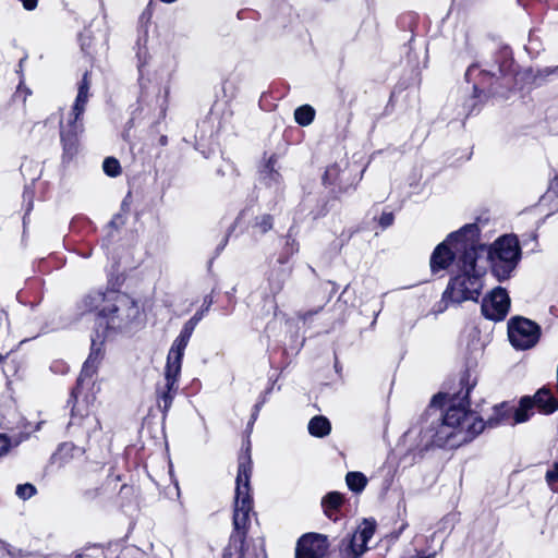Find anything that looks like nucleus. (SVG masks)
Here are the masks:
<instances>
[{
	"instance_id": "nucleus-1",
	"label": "nucleus",
	"mask_w": 558,
	"mask_h": 558,
	"mask_svg": "<svg viewBox=\"0 0 558 558\" xmlns=\"http://www.w3.org/2000/svg\"><path fill=\"white\" fill-rule=\"evenodd\" d=\"M484 251L485 243L476 222L462 226L435 246L429 258L430 272L436 275L451 265L456 268L441 294L445 308L449 303L478 301L487 272L486 267L477 263Z\"/></svg>"
},
{
	"instance_id": "nucleus-2",
	"label": "nucleus",
	"mask_w": 558,
	"mask_h": 558,
	"mask_svg": "<svg viewBox=\"0 0 558 558\" xmlns=\"http://www.w3.org/2000/svg\"><path fill=\"white\" fill-rule=\"evenodd\" d=\"M477 363L466 361L458 377L459 389L448 384L449 391H439L430 400V407L444 411L440 423L432 427V444L439 448H458L473 439H469L472 420L470 393L477 385Z\"/></svg>"
},
{
	"instance_id": "nucleus-3",
	"label": "nucleus",
	"mask_w": 558,
	"mask_h": 558,
	"mask_svg": "<svg viewBox=\"0 0 558 558\" xmlns=\"http://www.w3.org/2000/svg\"><path fill=\"white\" fill-rule=\"evenodd\" d=\"M108 336L109 333L102 329V326H94L89 354L83 363L66 400L71 416L66 427L68 433L73 437L81 436L86 442L90 437L92 408L100 390L97 385V374L105 356V342Z\"/></svg>"
},
{
	"instance_id": "nucleus-4",
	"label": "nucleus",
	"mask_w": 558,
	"mask_h": 558,
	"mask_svg": "<svg viewBox=\"0 0 558 558\" xmlns=\"http://www.w3.org/2000/svg\"><path fill=\"white\" fill-rule=\"evenodd\" d=\"M252 472V441L247 437L238 453V474L232 515L233 530L229 537V543L225 547L227 550L238 553V558H244L246 551L250 512L253 510L254 504L251 489Z\"/></svg>"
},
{
	"instance_id": "nucleus-5",
	"label": "nucleus",
	"mask_w": 558,
	"mask_h": 558,
	"mask_svg": "<svg viewBox=\"0 0 558 558\" xmlns=\"http://www.w3.org/2000/svg\"><path fill=\"white\" fill-rule=\"evenodd\" d=\"M512 59L506 60L499 65L500 74L497 75L490 71L483 70L477 63H472L465 71L464 77L472 84V94L470 96L471 105L466 117L477 113L482 106L490 98L508 97L510 83L506 82V64L512 63Z\"/></svg>"
},
{
	"instance_id": "nucleus-6",
	"label": "nucleus",
	"mask_w": 558,
	"mask_h": 558,
	"mask_svg": "<svg viewBox=\"0 0 558 558\" xmlns=\"http://www.w3.org/2000/svg\"><path fill=\"white\" fill-rule=\"evenodd\" d=\"M97 310L92 312L96 315V326H102V329L110 333L111 331H121L129 328L141 316L138 301L130 294L108 295Z\"/></svg>"
},
{
	"instance_id": "nucleus-7",
	"label": "nucleus",
	"mask_w": 558,
	"mask_h": 558,
	"mask_svg": "<svg viewBox=\"0 0 558 558\" xmlns=\"http://www.w3.org/2000/svg\"><path fill=\"white\" fill-rule=\"evenodd\" d=\"M492 275L499 281H506L517 268L522 257L519 238L514 233L502 234L492 244H485Z\"/></svg>"
},
{
	"instance_id": "nucleus-8",
	"label": "nucleus",
	"mask_w": 558,
	"mask_h": 558,
	"mask_svg": "<svg viewBox=\"0 0 558 558\" xmlns=\"http://www.w3.org/2000/svg\"><path fill=\"white\" fill-rule=\"evenodd\" d=\"M362 179L349 161L343 166L338 162L329 165L322 175V184L328 190L335 199H341L343 195L354 192Z\"/></svg>"
},
{
	"instance_id": "nucleus-9",
	"label": "nucleus",
	"mask_w": 558,
	"mask_h": 558,
	"mask_svg": "<svg viewBox=\"0 0 558 558\" xmlns=\"http://www.w3.org/2000/svg\"><path fill=\"white\" fill-rule=\"evenodd\" d=\"M508 338L517 350H529L537 344L542 336L541 326L526 317L512 316L507 324Z\"/></svg>"
},
{
	"instance_id": "nucleus-10",
	"label": "nucleus",
	"mask_w": 558,
	"mask_h": 558,
	"mask_svg": "<svg viewBox=\"0 0 558 558\" xmlns=\"http://www.w3.org/2000/svg\"><path fill=\"white\" fill-rule=\"evenodd\" d=\"M125 282V276L120 272H111L108 276L107 287L105 290H90L84 294L75 304L76 311L80 315L92 314L97 310L106 300L109 299V294H126L121 291L122 286Z\"/></svg>"
},
{
	"instance_id": "nucleus-11",
	"label": "nucleus",
	"mask_w": 558,
	"mask_h": 558,
	"mask_svg": "<svg viewBox=\"0 0 558 558\" xmlns=\"http://www.w3.org/2000/svg\"><path fill=\"white\" fill-rule=\"evenodd\" d=\"M513 407L509 401H502L493 407L492 415L484 421L474 411H472V420L470 422L469 439L476 438L486 427L496 428L501 425H512Z\"/></svg>"
},
{
	"instance_id": "nucleus-12",
	"label": "nucleus",
	"mask_w": 558,
	"mask_h": 558,
	"mask_svg": "<svg viewBox=\"0 0 558 558\" xmlns=\"http://www.w3.org/2000/svg\"><path fill=\"white\" fill-rule=\"evenodd\" d=\"M510 306L511 300L508 291L498 286L483 298L481 313L486 319L498 323L507 317Z\"/></svg>"
},
{
	"instance_id": "nucleus-13",
	"label": "nucleus",
	"mask_w": 558,
	"mask_h": 558,
	"mask_svg": "<svg viewBox=\"0 0 558 558\" xmlns=\"http://www.w3.org/2000/svg\"><path fill=\"white\" fill-rule=\"evenodd\" d=\"M84 125L64 122L62 119L59 122L60 144L62 147L61 161L68 165L80 154L82 146V135L84 133Z\"/></svg>"
},
{
	"instance_id": "nucleus-14",
	"label": "nucleus",
	"mask_w": 558,
	"mask_h": 558,
	"mask_svg": "<svg viewBox=\"0 0 558 558\" xmlns=\"http://www.w3.org/2000/svg\"><path fill=\"white\" fill-rule=\"evenodd\" d=\"M330 547L327 535L308 532L296 542L295 558H324Z\"/></svg>"
},
{
	"instance_id": "nucleus-15",
	"label": "nucleus",
	"mask_w": 558,
	"mask_h": 558,
	"mask_svg": "<svg viewBox=\"0 0 558 558\" xmlns=\"http://www.w3.org/2000/svg\"><path fill=\"white\" fill-rule=\"evenodd\" d=\"M293 263L276 257L269 260L268 269L265 272V280L269 293L276 298L284 288L286 282L291 278L293 272Z\"/></svg>"
},
{
	"instance_id": "nucleus-16",
	"label": "nucleus",
	"mask_w": 558,
	"mask_h": 558,
	"mask_svg": "<svg viewBox=\"0 0 558 558\" xmlns=\"http://www.w3.org/2000/svg\"><path fill=\"white\" fill-rule=\"evenodd\" d=\"M163 375L165 383L162 385L157 384L155 388L156 405L162 414V422L166 421L173 400L178 395L181 374L165 371Z\"/></svg>"
},
{
	"instance_id": "nucleus-17",
	"label": "nucleus",
	"mask_w": 558,
	"mask_h": 558,
	"mask_svg": "<svg viewBox=\"0 0 558 558\" xmlns=\"http://www.w3.org/2000/svg\"><path fill=\"white\" fill-rule=\"evenodd\" d=\"M533 399L534 407L539 414L550 415L558 411V398L554 396L551 388L547 385L536 390Z\"/></svg>"
},
{
	"instance_id": "nucleus-18",
	"label": "nucleus",
	"mask_w": 558,
	"mask_h": 558,
	"mask_svg": "<svg viewBox=\"0 0 558 558\" xmlns=\"http://www.w3.org/2000/svg\"><path fill=\"white\" fill-rule=\"evenodd\" d=\"M345 496L337 490L327 493L322 498V508L324 514L331 521L337 522L342 517V508L345 502Z\"/></svg>"
},
{
	"instance_id": "nucleus-19",
	"label": "nucleus",
	"mask_w": 558,
	"mask_h": 558,
	"mask_svg": "<svg viewBox=\"0 0 558 558\" xmlns=\"http://www.w3.org/2000/svg\"><path fill=\"white\" fill-rule=\"evenodd\" d=\"M189 342L175 338L167 355L165 371L181 374L184 351Z\"/></svg>"
},
{
	"instance_id": "nucleus-20",
	"label": "nucleus",
	"mask_w": 558,
	"mask_h": 558,
	"mask_svg": "<svg viewBox=\"0 0 558 558\" xmlns=\"http://www.w3.org/2000/svg\"><path fill=\"white\" fill-rule=\"evenodd\" d=\"M558 72V66H547L544 69L534 70L533 68H527L521 73V82L524 85H529L531 87H539L546 82L547 77L551 74Z\"/></svg>"
},
{
	"instance_id": "nucleus-21",
	"label": "nucleus",
	"mask_w": 558,
	"mask_h": 558,
	"mask_svg": "<svg viewBox=\"0 0 558 558\" xmlns=\"http://www.w3.org/2000/svg\"><path fill=\"white\" fill-rule=\"evenodd\" d=\"M533 399L531 396H523L519 400L517 408L513 407V422L512 425L527 422L534 414L535 409Z\"/></svg>"
},
{
	"instance_id": "nucleus-22",
	"label": "nucleus",
	"mask_w": 558,
	"mask_h": 558,
	"mask_svg": "<svg viewBox=\"0 0 558 558\" xmlns=\"http://www.w3.org/2000/svg\"><path fill=\"white\" fill-rule=\"evenodd\" d=\"M377 523L375 519H364L359 525L357 530L351 535L356 542L365 549H368L367 544L376 532Z\"/></svg>"
},
{
	"instance_id": "nucleus-23",
	"label": "nucleus",
	"mask_w": 558,
	"mask_h": 558,
	"mask_svg": "<svg viewBox=\"0 0 558 558\" xmlns=\"http://www.w3.org/2000/svg\"><path fill=\"white\" fill-rule=\"evenodd\" d=\"M296 232L294 231V227L291 226L288 229L284 238V245L281 251L278 253L277 257L287 262H291L292 257L299 253L300 243L295 238Z\"/></svg>"
},
{
	"instance_id": "nucleus-24",
	"label": "nucleus",
	"mask_w": 558,
	"mask_h": 558,
	"mask_svg": "<svg viewBox=\"0 0 558 558\" xmlns=\"http://www.w3.org/2000/svg\"><path fill=\"white\" fill-rule=\"evenodd\" d=\"M418 14L413 11H407L401 13L397 19V26L402 32H410L411 36L409 44L415 38V32L418 27Z\"/></svg>"
},
{
	"instance_id": "nucleus-25",
	"label": "nucleus",
	"mask_w": 558,
	"mask_h": 558,
	"mask_svg": "<svg viewBox=\"0 0 558 558\" xmlns=\"http://www.w3.org/2000/svg\"><path fill=\"white\" fill-rule=\"evenodd\" d=\"M307 429L313 437L324 438L330 434L331 423L324 415H315L310 420Z\"/></svg>"
},
{
	"instance_id": "nucleus-26",
	"label": "nucleus",
	"mask_w": 558,
	"mask_h": 558,
	"mask_svg": "<svg viewBox=\"0 0 558 558\" xmlns=\"http://www.w3.org/2000/svg\"><path fill=\"white\" fill-rule=\"evenodd\" d=\"M366 550L351 535L343 538L339 544L341 558H360Z\"/></svg>"
},
{
	"instance_id": "nucleus-27",
	"label": "nucleus",
	"mask_w": 558,
	"mask_h": 558,
	"mask_svg": "<svg viewBox=\"0 0 558 558\" xmlns=\"http://www.w3.org/2000/svg\"><path fill=\"white\" fill-rule=\"evenodd\" d=\"M340 201L341 199H335L331 194H329L326 197L319 198L314 208L310 211L311 218L313 220H318L326 217L332 209L335 202Z\"/></svg>"
},
{
	"instance_id": "nucleus-28",
	"label": "nucleus",
	"mask_w": 558,
	"mask_h": 558,
	"mask_svg": "<svg viewBox=\"0 0 558 558\" xmlns=\"http://www.w3.org/2000/svg\"><path fill=\"white\" fill-rule=\"evenodd\" d=\"M345 483L351 492L360 494L367 485V477L362 472L351 471L345 475Z\"/></svg>"
},
{
	"instance_id": "nucleus-29",
	"label": "nucleus",
	"mask_w": 558,
	"mask_h": 558,
	"mask_svg": "<svg viewBox=\"0 0 558 558\" xmlns=\"http://www.w3.org/2000/svg\"><path fill=\"white\" fill-rule=\"evenodd\" d=\"M315 116L316 111L311 105H302L294 110V120L300 126L310 125Z\"/></svg>"
},
{
	"instance_id": "nucleus-30",
	"label": "nucleus",
	"mask_w": 558,
	"mask_h": 558,
	"mask_svg": "<svg viewBox=\"0 0 558 558\" xmlns=\"http://www.w3.org/2000/svg\"><path fill=\"white\" fill-rule=\"evenodd\" d=\"M87 101L75 98L71 111L68 114L66 121L69 123L84 125L83 116L86 109Z\"/></svg>"
},
{
	"instance_id": "nucleus-31",
	"label": "nucleus",
	"mask_w": 558,
	"mask_h": 558,
	"mask_svg": "<svg viewBox=\"0 0 558 558\" xmlns=\"http://www.w3.org/2000/svg\"><path fill=\"white\" fill-rule=\"evenodd\" d=\"M275 218L270 214L256 216L252 223V229L264 235L274 229Z\"/></svg>"
},
{
	"instance_id": "nucleus-32",
	"label": "nucleus",
	"mask_w": 558,
	"mask_h": 558,
	"mask_svg": "<svg viewBox=\"0 0 558 558\" xmlns=\"http://www.w3.org/2000/svg\"><path fill=\"white\" fill-rule=\"evenodd\" d=\"M405 512L407 511L404 509L403 515L400 512L397 513V519L395 521L396 526L385 536L389 542L398 541L401 534L409 527Z\"/></svg>"
},
{
	"instance_id": "nucleus-33",
	"label": "nucleus",
	"mask_w": 558,
	"mask_h": 558,
	"mask_svg": "<svg viewBox=\"0 0 558 558\" xmlns=\"http://www.w3.org/2000/svg\"><path fill=\"white\" fill-rule=\"evenodd\" d=\"M130 211L129 204L124 199L121 204L119 213L114 214L108 223V227L113 230H120L126 223L128 214Z\"/></svg>"
},
{
	"instance_id": "nucleus-34",
	"label": "nucleus",
	"mask_w": 558,
	"mask_h": 558,
	"mask_svg": "<svg viewBox=\"0 0 558 558\" xmlns=\"http://www.w3.org/2000/svg\"><path fill=\"white\" fill-rule=\"evenodd\" d=\"M78 39H80L82 51L84 52L85 56H87L89 58V61L93 62L95 59V54H96L95 39H94L93 35L89 32L82 33V34H80Z\"/></svg>"
},
{
	"instance_id": "nucleus-35",
	"label": "nucleus",
	"mask_w": 558,
	"mask_h": 558,
	"mask_svg": "<svg viewBox=\"0 0 558 558\" xmlns=\"http://www.w3.org/2000/svg\"><path fill=\"white\" fill-rule=\"evenodd\" d=\"M102 170L106 175L117 178L122 173L120 161L116 157H106L102 162Z\"/></svg>"
},
{
	"instance_id": "nucleus-36",
	"label": "nucleus",
	"mask_w": 558,
	"mask_h": 558,
	"mask_svg": "<svg viewBox=\"0 0 558 558\" xmlns=\"http://www.w3.org/2000/svg\"><path fill=\"white\" fill-rule=\"evenodd\" d=\"M90 75H92V72L86 70L83 74L82 80L78 82L76 98L80 100L83 99V100L88 101L89 88H90V84H92Z\"/></svg>"
},
{
	"instance_id": "nucleus-37",
	"label": "nucleus",
	"mask_w": 558,
	"mask_h": 558,
	"mask_svg": "<svg viewBox=\"0 0 558 558\" xmlns=\"http://www.w3.org/2000/svg\"><path fill=\"white\" fill-rule=\"evenodd\" d=\"M545 481L553 493H558V460L546 471Z\"/></svg>"
},
{
	"instance_id": "nucleus-38",
	"label": "nucleus",
	"mask_w": 558,
	"mask_h": 558,
	"mask_svg": "<svg viewBox=\"0 0 558 558\" xmlns=\"http://www.w3.org/2000/svg\"><path fill=\"white\" fill-rule=\"evenodd\" d=\"M277 160H278L277 155L271 154L269 156V158L266 160V162L264 165V170H263L275 182H279V180L281 179V174L276 169Z\"/></svg>"
},
{
	"instance_id": "nucleus-39",
	"label": "nucleus",
	"mask_w": 558,
	"mask_h": 558,
	"mask_svg": "<svg viewBox=\"0 0 558 558\" xmlns=\"http://www.w3.org/2000/svg\"><path fill=\"white\" fill-rule=\"evenodd\" d=\"M211 304H213V300H211V298H210V296H206V298L204 299V302H203V304H202L201 308L196 311V313H195V314H194V315H193V316L187 320V323H190V324L192 323V325H193L194 327H196V326H197V324H198V323L202 320V318L204 317V314H205L206 312H208V310H209V307L211 306Z\"/></svg>"
},
{
	"instance_id": "nucleus-40",
	"label": "nucleus",
	"mask_w": 558,
	"mask_h": 558,
	"mask_svg": "<svg viewBox=\"0 0 558 558\" xmlns=\"http://www.w3.org/2000/svg\"><path fill=\"white\" fill-rule=\"evenodd\" d=\"M36 493L37 488L31 483L19 484L15 490V494L23 500L32 498Z\"/></svg>"
},
{
	"instance_id": "nucleus-41",
	"label": "nucleus",
	"mask_w": 558,
	"mask_h": 558,
	"mask_svg": "<svg viewBox=\"0 0 558 558\" xmlns=\"http://www.w3.org/2000/svg\"><path fill=\"white\" fill-rule=\"evenodd\" d=\"M393 222H395V215L392 211H384L378 219V225L383 229H387L388 227L392 226Z\"/></svg>"
},
{
	"instance_id": "nucleus-42",
	"label": "nucleus",
	"mask_w": 558,
	"mask_h": 558,
	"mask_svg": "<svg viewBox=\"0 0 558 558\" xmlns=\"http://www.w3.org/2000/svg\"><path fill=\"white\" fill-rule=\"evenodd\" d=\"M195 327L192 325V323H185L177 338L184 340V342H189Z\"/></svg>"
},
{
	"instance_id": "nucleus-43",
	"label": "nucleus",
	"mask_w": 558,
	"mask_h": 558,
	"mask_svg": "<svg viewBox=\"0 0 558 558\" xmlns=\"http://www.w3.org/2000/svg\"><path fill=\"white\" fill-rule=\"evenodd\" d=\"M32 94V90L25 86L24 81L21 80L16 88L15 96L22 98L23 104L26 102L27 97Z\"/></svg>"
},
{
	"instance_id": "nucleus-44",
	"label": "nucleus",
	"mask_w": 558,
	"mask_h": 558,
	"mask_svg": "<svg viewBox=\"0 0 558 558\" xmlns=\"http://www.w3.org/2000/svg\"><path fill=\"white\" fill-rule=\"evenodd\" d=\"M60 451L71 452V456H74V452L84 453L85 449L83 447H78V446L74 445L73 442L68 441V442H63L60 446Z\"/></svg>"
},
{
	"instance_id": "nucleus-45",
	"label": "nucleus",
	"mask_w": 558,
	"mask_h": 558,
	"mask_svg": "<svg viewBox=\"0 0 558 558\" xmlns=\"http://www.w3.org/2000/svg\"><path fill=\"white\" fill-rule=\"evenodd\" d=\"M140 550L135 546H125L121 549L120 554L116 558H130L134 555H138Z\"/></svg>"
},
{
	"instance_id": "nucleus-46",
	"label": "nucleus",
	"mask_w": 558,
	"mask_h": 558,
	"mask_svg": "<svg viewBox=\"0 0 558 558\" xmlns=\"http://www.w3.org/2000/svg\"><path fill=\"white\" fill-rule=\"evenodd\" d=\"M547 195L558 198V174H556L549 182Z\"/></svg>"
},
{
	"instance_id": "nucleus-47",
	"label": "nucleus",
	"mask_w": 558,
	"mask_h": 558,
	"mask_svg": "<svg viewBox=\"0 0 558 558\" xmlns=\"http://www.w3.org/2000/svg\"><path fill=\"white\" fill-rule=\"evenodd\" d=\"M10 439L7 435L0 434V457L9 451Z\"/></svg>"
},
{
	"instance_id": "nucleus-48",
	"label": "nucleus",
	"mask_w": 558,
	"mask_h": 558,
	"mask_svg": "<svg viewBox=\"0 0 558 558\" xmlns=\"http://www.w3.org/2000/svg\"><path fill=\"white\" fill-rule=\"evenodd\" d=\"M324 305H320L318 306L317 308L315 310H308V311H304L302 313H300L299 317L301 319H303L304 322L305 320H308L311 319L314 315L318 314L322 310H323Z\"/></svg>"
},
{
	"instance_id": "nucleus-49",
	"label": "nucleus",
	"mask_w": 558,
	"mask_h": 558,
	"mask_svg": "<svg viewBox=\"0 0 558 558\" xmlns=\"http://www.w3.org/2000/svg\"><path fill=\"white\" fill-rule=\"evenodd\" d=\"M134 488L131 485L123 484L120 488L119 496L124 497L129 495H133Z\"/></svg>"
},
{
	"instance_id": "nucleus-50",
	"label": "nucleus",
	"mask_w": 558,
	"mask_h": 558,
	"mask_svg": "<svg viewBox=\"0 0 558 558\" xmlns=\"http://www.w3.org/2000/svg\"><path fill=\"white\" fill-rule=\"evenodd\" d=\"M20 1L23 3L24 9L27 11L34 10L38 4V0H20Z\"/></svg>"
},
{
	"instance_id": "nucleus-51",
	"label": "nucleus",
	"mask_w": 558,
	"mask_h": 558,
	"mask_svg": "<svg viewBox=\"0 0 558 558\" xmlns=\"http://www.w3.org/2000/svg\"><path fill=\"white\" fill-rule=\"evenodd\" d=\"M260 404H254L253 409H252V413H251V424H254L255 421L257 420L258 415H259V412H260Z\"/></svg>"
},
{
	"instance_id": "nucleus-52",
	"label": "nucleus",
	"mask_w": 558,
	"mask_h": 558,
	"mask_svg": "<svg viewBox=\"0 0 558 558\" xmlns=\"http://www.w3.org/2000/svg\"><path fill=\"white\" fill-rule=\"evenodd\" d=\"M253 425H254V424H251V420H250V421H248V423H247V426H246L245 436H244V438H243V440H242V445H243V444H244V441L246 440L247 436H248V439L251 440V436H250V435H251V433H252Z\"/></svg>"
},
{
	"instance_id": "nucleus-53",
	"label": "nucleus",
	"mask_w": 558,
	"mask_h": 558,
	"mask_svg": "<svg viewBox=\"0 0 558 558\" xmlns=\"http://www.w3.org/2000/svg\"><path fill=\"white\" fill-rule=\"evenodd\" d=\"M222 558H238V553L223 549Z\"/></svg>"
},
{
	"instance_id": "nucleus-54",
	"label": "nucleus",
	"mask_w": 558,
	"mask_h": 558,
	"mask_svg": "<svg viewBox=\"0 0 558 558\" xmlns=\"http://www.w3.org/2000/svg\"><path fill=\"white\" fill-rule=\"evenodd\" d=\"M269 392V389L266 390L265 392H263L260 396H259V399L258 401L256 402V404H260V407L263 408V405L265 404L266 402V396L267 393Z\"/></svg>"
},
{
	"instance_id": "nucleus-55",
	"label": "nucleus",
	"mask_w": 558,
	"mask_h": 558,
	"mask_svg": "<svg viewBox=\"0 0 558 558\" xmlns=\"http://www.w3.org/2000/svg\"><path fill=\"white\" fill-rule=\"evenodd\" d=\"M167 96H168V90L165 92V99H163L162 105H161V113H162V116H165V113H166V106L165 105L167 102Z\"/></svg>"
},
{
	"instance_id": "nucleus-56",
	"label": "nucleus",
	"mask_w": 558,
	"mask_h": 558,
	"mask_svg": "<svg viewBox=\"0 0 558 558\" xmlns=\"http://www.w3.org/2000/svg\"><path fill=\"white\" fill-rule=\"evenodd\" d=\"M159 144H160L161 146H166V145L168 144V137H167L166 135H161V136L159 137Z\"/></svg>"
},
{
	"instance_id": "nucleus-57",
	"label": "nucleus",
	"mask_w": 558,
	"mask_h": 558,
	"mask_svg": "<svg viewBox=\"0 0 558 558\" xmlns=\"http://www.w3.org/2000/svg\"><path fill=\"white\" fill-rule=\"evenodd\" d=\"M234 228H235L234 226H231V227H230L228 234H227V235L225 236V239H223V245H226V244H227L228 239H229V235H230V233L234 230Z\"/></svg>"
},
{
	"instance_id": "nucleus-58",
	"label": "nucleus",
	"mask_w": 558,
	"mask_h": 558,
	"mask_svg": "<svg viewBox=\"0 0 558 558\" xmlns=\"http://www.w3.org/2000/svg\"><path fill=\"white\" fill-rule=\"evenodd\" d=\"M531 240L534 241L537 244V233L533 232L530 235Z\"/></svg>"
},
{
	"instance_id": "nucleus-59",
	"label": "nucleus",
	"mask_w": 558,
	"mask_h": 558,
	"mask_svg": "<svg viewBox=\"0 0 558 558\" xmlns=\"http://www.w3.org/2000/svg\"><path fill=\"white\" fill-rule=\"evenodd\" d=\"M26 195H28L29 197L33 196V191H29V190H25L24 193H23V196L26 197Z\"/></svg>"
},
{
	"instance_id": "nucleus-60",
	"label": "nucleus",
	"mask_w": 558,
	"mask_h": 558,
	"mask_svg": "<svg viewBox=\"0 0 558 558\" xmlns=\"http://www.w3.org/2000/svg\"><path fill=\"white\" fill-rule=\"evenodd\" d=\"M26 58H22L19 62V68H20V71H22V65H23V62Z\"/></svg>"
},
{
	"instance_id": "nucleus-61",
	"label": "nucleus",
	"mask_w": 558,
	"mask_h": 558,
	"mask_svg": "<svg viewBox=\"0 0 558 558\" xmlns=\"http://www.w3.org/2000/svg\"><path fill=\"white\" fill-rule=\"evenodd\" d=\"M143 66H144V63H141V64L138 65V70H140V72H141V73H142V68H143Z\"/></svg>"
},
{
	"instance_id": "nucleus-62",
	"label": "nucleus",
	"mask_w": 558,
	"mask_h": 558,
	"mask_svg": "<svg viewBox=\"0 0 558 558\" xmlns=\"http://www.w3.org/2000/svg\"><path fill=\"white\" fill-rule=\"evenodd\" d=\"M3 355L0 354V363L3 361Z\"/></svg>"
}]
</instances>
